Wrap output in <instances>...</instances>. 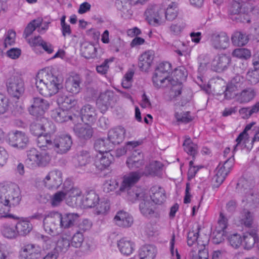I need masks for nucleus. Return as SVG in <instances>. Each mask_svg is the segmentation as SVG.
Segmentation results:
<instances>
[{"label": "nucleus", "instance_id": "33", "mask_svg": "<svg viewBox=\"0 0 259 259\" xmlns=\"http://www.w3.org/2000/svg\"><path fill=\"white\" fill-rule=\"evenodd\" d=\"M18 236H26L29 234L32 229V225L28 219L21 218L16 225Z\"/></svg>", "mask_w": 259, "mask_h": 259}, {"label": "nucleus", "instance_id": "35", "mask_svg": "<svg viewBox=\"0 0 259 259\" xmlns=\"http://www.w3.org/2000/svg\"><path fill=\"white\" fill-rule=\"evenodd\" d=\"M91 160L90 153L84 150L78 151L74 157L75 165L78 167L85 166L91 162Z\"/></svg>", "mask_w": 259, "mask_h": 259}, {"label": "nucleus", "instance_id": "57", "mask_svg": "<svg viewBox=\"0 0 259 259\" xmlns=\"http://www.w3.org/2000/svg\"><path fill=\"white\" fill-rule=\"evenodd\" d=\"M175 116L179 123H187L193 120L190 112L189 111L177 112L175 113Z\"/></svg>", "mask_w": 259, "mask_h": 259}, {"label": "nucleus", "instance_id": "62", "mask_svg": "<svg viewBox=\"0 0 259 259\" xmlns=\"http://www.w3.org/2000/svg\"><path fill=\"white\" fill-rule=\"evenodd\" d=\"M228 241L230 245L234 248H238L242 243V237L238 233L231 235L228 238Z\"/></svg>", "mask_w": 259, "mask_h": 259}, {"label": "nucleus", "instance_id": "46", "mask_svg": "<svg viewBox=\"0 0 259 259\" xmlns=\"http://www.w3.org/2000/svg\"><path fill=\"white\" fill-rule=\"evenodd\" d=\"M228 225V219L222 212H221L218 220V225L215 229V231L218 233L219 237H223L225 235L226 232V229Z\"/></svg>", "mask_w": 259, "mask_h": 259}, {"label": "nucleus", "instance_id": "8", "mask_svg": "<svg viewBox=\"0 0 259 259\" xmlns=\"http://www.w3.org/2000/svg\"><path fill=\"white\" fill-rule=\"evenodd\" d=\"M44 228L45 231L52 236L58 235L61 233L60 225V212H50L44 219Z\"/></svg>", "mask_w": 259, "mask_h": 259}, {"label": "nucleus", "instance_id": "48", "mask_svg": "<svg viewBox=\"0 0 259 259\" xmlns=\"http://www.w3.org/2000/svg\"><path fill=\"white\" fill-rule=\"evenodd\" d=\"M259 111V101L251 107H243L241 108L239 112L244 119L248 118L253 114L258 112Z\"/></svg>", "mask_w": 259, "mask_h": 259}, {"label": "nucleus", "instance_id": "5", "mask_svg": "<svg viewBox=\"0 0 259 259\" xmlns=\"http://www.w3.org/2000/svg\"><path fill=\"white\" fill-rule=\"evenodd\" d=\"M45 151H39L35 148H31L26 151V158L25 163L30 169L46 166L51 161L50 154Z\"/></svg>", "mask_w": 259, "mask_h": 259}, {"label": "nucleus", "instance_id": "9", "mask_svg": "<svg viewBox=\"0 0 259 259\" xmlns=\"http://www.w3.org/2000/svg\"><path fill=\"white\" fill-rule=\"evenodd\" d=\"M164 9L159 5H150L145 12L146 19L154 26L160 25L164 22Z\"/></svg>", "mask_w": 259, "mask_h": 259}, {"label": "nucleus", "instance_id": "7", "mask_svg": "<svg viewBox=\"0 0 259 259\" xmlns=\"http://www.w3.org/2000/svg\"><path fill=\"white\" fill-rule=\"evenodd\" d=\"M63 186L67 204L73 207L80 206L81 190L78 188L73 186L70 180H66L64 182Z\"/></svg>", "mask_w": 259, "mask_h": 259}, {"label": "nucleus", "instance_id": "22", "mask_svg": "<svg viewBox=\"0 0 259 259\" xmlns=\"http://www.w3.org/2000/svg\"><path fill=\"white\" fill-rule=\"evenodd\" d=\"M79 215L76 213H60V225L61 232L63 230L72 228L77 223Z\"/></svg>", "mask_w": 259, "mask_h": 259}, {"label": "nucleus", "instance_id": "3", "mask_svg": "<svg viewBox=\"0 0 259 259\" xmlns=\"http://www.w3.org/2000/svg\"><path fill=\"white\" fill-rule=\"evenodd\" d=\"M72 145L71 136L66 133H62L55 136L53 141L50 137H40L38 140V147L42 150L53 149L58 154L67 153Z\"/></svg>", "mask_w": 259, "mask_h": 259}, {"label": "nucleus", "instance_id": "14", "mask_svg": "<svg viewBox=\"0 0 259 259\" xmlns=\"http://www.w3.org/2000/svg\"><path fill=\"white\" fill-rule=\"evenodd\" d=\"M211 46L217 50H225L229 47L230 39L229 36L224 32L212 33L210 36Z\"/></svg>", "mask_w": 259, "mask_h": 259}, {"label": "nucleus", "instance_id": "27", "mask_svg": "<svg viewBox=\"0 0 259 259\" xmlns=\"http://www.w3.org/2000/svg\"><path fill=\"white\" fill-rule=\"evenodd\" d=\"M147 198L148 197L146 196L139 204L141 213L146 217H158L159 216L158 212L154 211L152 203Z\"/></svg>", "mask_w": 259, "mask_h": 259}, {"label": "nucleus", "instance_id": "30", "mask_svg": "<svg viewBox=\"0 0 259 259\" xmlns=\"http://www.w3.org/2000/svg\"><path fill=\"white\" fill-rule=\"evenodd\" d=\"M112 97L113 94L109 91L102 93L99 96L97 100L96 104L102 113H103L107 110L110 105V101Z\"/></svg>", "mask_w": 259, "mask_h": 259}, {"label": "nucleus", "instance_id": "56", "mask_svg": "<svg viewBox=\"0 0 259 259\" xmlns=\"http://www.w3.org/2000/svg\"><path fill=\"white\" fill-rule=\"evenodd\" d=\"M41 120L43 134L45 133L44 135L49 136V135L55 132V126L52 121L48 120V119L44 117H41Z\"/></svg>", "mask_w": 259, "mask_h": 259}, {"label": "nucleus", "instance_id": "52", "mask_svg": "<svg viewBox=\"0 0 259 259\" xmlns=\"http://www.w3.org/2000/svg\"><path fill=\"white\" fill-rule=\"evenodd\" d=\"M185 26V22L182 19H178L176 22L170 25L169 30L171 34L178 35L183 31Z\"/></svg>", "mask_w": 259, "mask_h": 259}, {"label": "nucleus", "instance_id": "34", "mask_svg": "<svg viewBox=\"0 0 259 259\" xmlns=\"http://www.w3.org/2000/svg\"><path fill=\"white\" fill-rule=\"evenodd\" d=\"M75 134L82 139H88L93 135V130L89 124L76 125L73 128Z\"/></svg>", "mask_w": 259, "mask_h": 259}, {"label": "nucleus", "instance_id": "55", "mask_svg": "<svg viewBox=\"0 0 259 259\" xmlns=\"http://www.w3.org/2000/svg\"><path fill=\"white\" fill-rule=\"evenodd\" d=\"M125 191L127 192V199L132 202L139 199H143L146 197L145 193L138 189H136V191H134L130 188L128 190H126Z\"/></svg>", "mask_w": 259, "mask_h": 259}, {"label": "nucleus", "instance_id": "21", "mask_svg": "<svg viewBox=\"0 0 259 259\" xmlns=\"http://www.w3.org/2000/svg\"><path fill=\"white\" fill-rule=\"evenodd\" d=\"M80 114L82 116V121L87 124L94 123L97 118V113L95 107L90 104H87L81 108Z\"/></svg>", "mask_w": 259, "mask_h": 259}, {"label": "nucleus", "instance_id": "54", "mask_svg": "<svg viewBox=\"0 0 259 259\" xmlns=\"http://www.w3.org/2000/svg\"><path fill=\"white\" fill-rule=\"evenodd\" d=\"M97 48L92 44H88L82 49V56L87 59H93L97 57Z\"/></svg>", "mask_w": 259, "mask_h": 259}, {"label": "nucleus", "instance_id": "4", "mask_svg": "<svg viewBox=\"0 0 259 259\" xmlns=\"http://www.w3.org/2000/svg\"><path fill=\"white\" fill-rule=\"evenodd\" d=\"M167 75L164 76L163 72L157 74V69H156L152 78L153 84L158 88L163 87L165 84L168 85L170 91L167 95V99L170 101L177 100L182 93L183 84L177 80L169 79Z\"/></svg>", "mask_w": 259, "mask_h": 259}, {"label": "nucleus", "instance_id": "37", "mask_svg": "<svg viewBox=\"0 0 259 259\" xmlns=\"http://www.w3.org/2000/svg\"><path fill=\"white\" fill-rule=\"evenodd\" d=\"M156 248L152 245H145L139 249V255L140 259H154L156 256Z\"/></svg>", "mask_w": 259, "mask_h": 259}, {"label": "nucleus", "instance_id": "59", "mask_svg": "<svg viewBox=\"0 0 259 259\" xmlns=\"http://www.w3.org/2000/svg\"><path fill=\"white\" fill-rule=\"evenodd\" d=\"M237 87L236 85L229 84L227 86L224 92V97L226 99L230 100L234 98L238 95L237 90Z\"/></svg>", "mask_w": 259, "mask_h": 259}, {"label": "nucleus", "instance_id": "40", "mask_svg": "<svg viewBox=\"0 0 259 259\" xmlns=\"http://www.w3.org/2000/svg\"><path fill=\"white\" fill-rule=\"evenodd\" d=\"M30 131L35 136L37 137V144L38 146V140L40 137H49V136L44 135L41 117L37 118L33 121L30 125Z\"/></svg>", "mask_w": 259, "mask_h": 259}, {"label": "nucleus", "instance_id": "63", "mask_svg": "<svg viewBox=\"0 0 259 259\" xmlns=\"http://www.w3.org/2000/svg\"><path fill=\"white\" fill-rule=\"evenodd\" d=\"M118 182L115 179L107 180L103 184V191L106 193L113 191L118 187Z\"/></svg>", "mask_w": 259, "mask_h": 259}, {"label": "nucleus", "instance_id": "42", "mask_svg": "<svg viewBox=\"0 0 259 259\" xmlns=\"http://www.w3.org/2000/svg\"><path fill=\"white\" fill-rule=\"evenodd\" d=\"M231 40L234 46H243L247 44L249 38L246 33L237 31L232 35Z\"/></svg>", "mask_w": 259, "mask_h": 259}, {"label": "nucleus", "instance_id": "24", "mask_svg": "<svg viewBox=\"0 0 259 259\" xmlns=\"http://www.w3.org/2000/svg\"><path fill=\"white\" fill-rule=\"evenodd\" d=\"M113 160V156L110 152L99 153L95 157L94 165L99 170H102L107 168Z\"/></svg>", "mask_w": 259, "mask_h": 259}, {"label": "nucleus", "instance_id": "51", "mask_svg": "<svg viewBox=\"0 0 259 259\" xmlns=\"http://www.w3.org/2000/svg\"><path fill=\"white\" fill-rule=\"evenodd\" d=\"M64 200L66 201V195L63 186L62 190L57 191L52 195L51 198V204L53 206H59Z\"/></svg>", "mask_w": 259, "mask_h": 259}, {"label": "nucleus", "instance_id": "19", "mask_svg": "<svg viewBox=\"0 0 259 259\" xmlns=\"http://www.w3.org/2000/svg\"><path fill=\"white\" fill-rule=\"evenodd\" d=\"M117 247L120 253L125 256H128L136 249L135 243L130 238L123 237L117 241Z\"/></svg>", "mask_w": 259, "mask_h": 259}, {"label": "nucleus", "instance_id": "43", "mask_svg": "<svg viewBox=\"0 0 259 259\" xmlns=\"http://www.w3.org/2000/svg\"><path fill=\"white\" fill-rule=\"evenodd\" d=\"M209 237L206 234L199 235L196 241L195 245L197 246L198 253L203 254V251H205L208 254V249L206 246L208 244Z\"/></svg>", "mask_w": 259, "mask_h": 259}, {"label": "nucleus", "instance_id": "23", "mask_svg": "<svg viewBox=\"0 0 259 259\" xmlns=\"http://www.w3.org/2000/svg\"><path fill=\"white\" fill-rule=\"evenodd\" d=\"M125 134V128L121 126H118L109 131L108 138L112 145H118L124 140Z\"/></svg>", "mask_w": 259, "mask_h": 259}, {"label": "nucleus", "instance_id": "20", "mask_svg": "<svg viewBox=\"0 0 259 259\" xmlns=\"http://www.w3.org/2000/svg\"><path fill=\"white\" fill-rule=\"evenodd\" d=\"M231 62V58L225 54H221L215 56L211 63L212 70L221 72L226 70Z\"/></svg>", "mask_w": 259, "mask_h": 259}, {"label": "nucleus", "instance_id": "28", "mask_svg": "<svg viewBox=\"0 0 259 259\" xmlns=\"http://www.w3.org/2000/svg\"><path fill=\"white\" fill-rule=\"evenodd\" d=\"M154 57L152 50L145 51L139 58L138 66L142 71H146L151 66Z\"/></svg>", "mask_w": 259, "mask_h": 259}, {"label": "nucleus", "instance_id": "2", "mask_svg": "<svg viewBox=\"0 0 259 259\" xmlns=\"http://www.w3.org/2000/svg\"><path fill=\"white\" fill-rule=\"evenodd\" d=\"M35 85L39 94L45 97L55 95L62 88L61 80L46 69L38 71L35 78Z\"/></svg>", "mask_w": 259, "mask_h": 259}, {"label": "nucleus", "instance_id": "31", "mask_svg": "<svg viewBox=\"0 0 259 259\" xmlns=\"http://www.w3.org/2000/svg\"><path fill=\"white\" fill-rule=\"evenodd\" d=\"M150 198L155 204H162L166 198L164 189L158 186H153L150 189Z\"/></svg>", "mask_w": 259, "mask_h": 259}, {"label": "nucleus", "instance_id": "36", "mask_svg": "<svg viewBox=\"0 0 259 259\" xmlns=\"http://www.w3.org/2000/svg\"><path fill=\"white\" fill-rule=\"evenodd\" d=\"M94 148L99 152V153H103L109 152L113 148V145L108 138H100L95 141Z\"/></svg>", "mask_w": 259, "mask_h": 259}, {"label": "nucleus", "instance_id": "50", "mask_svg": "<svg viewBox=\"0 0 259 259\" xmlns=\"http://www.w3.org/2000/svg\"><path fill=\"white\" fill-rule=\"evenodd\" d=\"M42 22V19L41 18H38L31 21L25 29L24 32L25 37L26 38L28 37L36 28L39 27Z\"/></svg>", "mask_w": 259, "mask_h": 259}, {"label": "nucleus", "instance_id": "44", "mask_svg": "<svg viewBox=\"0 0 259 259\" xmlns=\"http://www.w3.org/2000/svg\"><path fill=\"white\" fill-rule=\"evenodd\" d=\"M57 102L59 105L62 106L66 109L74 106L76 103L73 97H68L61 94L58 95Z\"/></svg>", "mask_w": 259, "mask_h": 259}, {"label": "nucleus", "instance_id": "64", "mask_svg": "<svg viewBox=\"0 0 259 259\" xmlns=\"http://www.w3.org/2000/svg\"><path fill=\"white\" fill-rule=\"evenodd\" d=\"M246 78L251 84H256L259 81V69L254 68L249 70L246 74Z\"/></svg>", "mask_w": 259, "mask_h": 259}, {"label": "nucleus", "instance_id": "6", "mask_svg": "<svg viewBox=\"0 0 259 259\" xmlns=\"http://www.w3.org/2000/svg\"><path fill=\"white\" fill-rule=\"evenodd\" d=\"M248 183L246 181L239 182L237 185V190L242 196V202H245L246 206L252 209L259 205V196L253 189L247 188Z\"/></svg>", "mask_w": 259, "mask_h": 259}, {"label": "nucleus", "instance_id": "26", "mask_svg": "<svg viewBox=\"0 0 259 259\" xmlns=\"http://www.w3.org/2000/svg\"><path fill=\"white\" fill-rule=\"evenodd\" d=\"M81 79L79 75L69 76L65 81V89L67 92L72 94H78L81 89Z\"/></svg>", "mask_w": 259, "mask_h": 259}, {"label": "nucleus", "instance_id": "58", "mask_svg": "<svg viewBox=\"0 0 259 259\" xmlns=\"http://www.w3.org/2000/svg\"><path fill=\"white\" fill-rule=\"evenodd\" d=\"M253 215L248 210L244 209L241 213L240 223L245 227H250L253 223Z\"/></svg>", "mask_w": 259, "mask_h": 259}, {"label": "nucleus", "instance_id": "12", "mask_svg": "<svg viewBox=\"0 0 259 259\" xmlns=\"http://www.w3.org/2000/svg\"><path fill=\"white\" fill-rule=\"evenodd\" d=\"M62 182V173L58 169L50 171L42 181L45 188L52 190L58 189Z\"/></svg>", "mask_w": 259, "mask_h": 259}, {"label": "nucleus", "instance_id": "61", "mask_svg": "<svg viewBox=\"0 0 259 259\" xmlns=\"http://www.w3.org/2000/svg\"><path fill=\"white\" fill-rule=\"evenodd\" d=\"M70 237H63L62 236L60 239H59L57 242L56 246L55 248H57L59 251H64L67 249L70 244Z\"/></svg>", "mask_w": 259, "mask_h": 259}, {"label": "nucleus", "instance_id": "53", "mask_svg": "<svg viewBox=\"0 0 259 259\" xmlns=\"http://www.w3.org/2000/svg\"><path fill=\"white\" fill-rule=\"evenodd\" d=\"M184 149L189 155L194 157L197 153V145L193 143L190 138H186L183 145Z\"/></svg>", "mask_w": 259, "mask_h": 259}, {"label": "nucleus", "instance_id": "18", "mask_svg": "<svg viewBox=\"0 0 259 259\" xmlns=\"http://www.w3.org/2000/svg\"><path fill=\"white\" fill-rule=\"evenodd\" d=\"M40 247L33 244L25 245L20 251V259H37L40 256Z\"/></svg>", "mask_w": 259, "mask_h": 259}, {"label": "nucleus", "instance_id": "10", "mask_svg": "<svg viewBox=\"0 0 259 259\" xmlns=\"http://www.w3.org/2000/svg\"><path fill=\"white\" fill-rule=\"evenodd\" d=\"M234 162V159L230 157L225 161L223 165L220 164L215 169V175L212 178L213 187L218 188L226 179L230 172Z\"/></svg>", "mask_w": 259, "mask_h": 259}, {"label": "nucleus", "instance_id": "39", "mask_svg": "<svg viewBox=\"0 0 259 259\" xmlns=\"http://www.w3.org/2000/svg\"><path fill=\"white\" fill-rule=\"evenodd\" d=\"M51 116L53 119L59 123L66 122L70 118L68 111L60 108L52 110Z\"/></svg>", "mask_w": 259, "mask_h": 259}, {"label": "nucleus", "instance_id": "25", "mask_svg": "<svg viewBox=\"0 0 259 259\" xmlns=\"http://www.w3.org/2000/svg\"><path fill=\"white\" fill-rule=\"evenodd\" d=\"M114 220L118 226L123 228L130 227L134 222L133 217L123 210L118 211L114 217Z\"/></svg>", "mask_w": 259, "mask_h": 259}, {"label": "nucleus", "instance_id": "29", "mask_svg": "<svg viewBox=\"0 0 259 259\" xmlns=\"http://www.w3.org/2000/svg\"><path fill=\"white\" fill-rule=\"evenodd\" d=\"M163 164L158 161H152L147 165L142 172L146 176H160L161 175Z\"/></svg>", "mask_w": 259, "mask_h": 259}, {"label": "nucleus", "instance_id": "11", "mask_svg": "<svg viewBox=\"0 0 259 259\" xmlns=\"http://www.w3.org/2000/svg\"><path fill=\"white\" fill-rule=\"evenodd\" d=\"M7 87L8 93L17 99L23 95L25 90L24 82L18 75L12 76L8 79Z\"/></svg>", "mask_w": 259, "mask_h": 259}, {"label": "nucleus", "instance_id": "16", "mask_svg": "<svg viewBox=\"0 0 259 259\" xmlns=\"http://www.w3.org/2000/svg\"><path fill=\"white\" fill-rule=\"evenodd\" d=\"M141 176V174L139 171H133L124 175L119 189L116 191L117 194L120 195L121 193L125 192L126 190L131 188L139 181Z\"/></svg>", "mask_w": 259, "mask_h": 259}, {"label": "nucleus", "instance_id": "32", "mask_svg": "<svg viewBox=\"0 0 259 259\" xmlns=\"http://www.w3.org/2000/svg\"><path fill=\"white\" fill-rule=\"evenodd\" d=\"M99 198L98 195L94 191H90L86 193L80 199V206L85 208H91L95 206L99 202Z\"/></svg>", "mask_w": 259, "mask_h": 259}, {"label": "nucleus", "instance_id": "41", "mask_svg": "<svg viewBox=\"0 0 259 259\" xmlns=\"http://www.w3.org/2000/svg\"><path fill=\"white\" fill-rule=\"evenodd\" d=\"M255 96L254 89L249 88L242 90L237 96V101L240 103H247L251 101Z\"/></svg>", "mask_w": 259, "mask_h": 259}, {"label": "nucleus", "instance_id": "17", "mask_svg": "<svg viewBox=\"0 0 259 259\" xmlns=\"http://www.w3.org/2000/svg\"><path fill=\"white\" fill-rule=\"evenodd\" d=\"M145 163L143 153L140 149L133 151L131 155L128 156L126 161L127 166L131 169H135L141 167Z\"/></svg>", "mask_w": 259, "mask_h": 259}, {"label": "nucleus", "instance_id": "47", "mask_svg": "<svg viewBox=\"0 0 259 259\" xmlns=\"http://www.w3.org/2000/svg\"><path fill=\"white\" fill-rule=\"evenodd\" d=\"M199 226L196 225L193 226L191 230L189 231L187 234V244L189 246H192L196 244V241L199 235Z\"/></svg>", "mask_w": 259, "mask_h": 259}, {"label": "nucleus", "instance_id": "15", "mask_svg": "<svg viewBox=\"0 0 259 259\" xmlns=\"http://www.w3.org/2000/svg\"><path fill=\"white\" fill-rule=\"evenodd\" d=\"M50 104L48 101L39 97L33 98L32 104L28 111L30 114L36 116H41L49 109Z\"/></svg>", "mask_w": 259, "mask_h": 259}, {"label": "nucleus", "instance_id": "60", "mask_svg": "<svg viewBox=\"0 0 259 259\" xmlns=\"http://www.w3.org/2000/svg\"><path fill=\"white\" fill-rule=\"evenodd\" d=\"M114 58L105 59L101 65L96 66V70L97 72L102 75L106 74L109 68L108 64L112 62Z\"/></svg>", "mask_w": 259, "mask_h": 259}, {"label": "nucleus", "instance_id": "1", "mask_svg": "<svg viewBox=\"0 0 259 259\" xmlns=\"http://www.w3.org/2000/svg\"><path fill=\"white\" fill-rule=\"evenodd\" d=\"M21 200V191L17 184L12 182L1 184L0 214L2 217H12L8 214L11 208L18 205Z\"/></svg>", "mask_w": 259, "mask_h": 259}, {"label": "nucleus", "instance_id": "49", "mask_svg": "<svg viewBox=\"0 0 259 259\" xmlns=\"http://www.w3.org/2000/svg\"><path fill=\"white\" fill-rule=\"evenodd\" d=\"M3 235L8 239H15L18 236L16 226L15 227L5 225L2 229Z\"/></svg>", "mask_w": 259, "mask_h": 259}, {"label": "nucleus", "instance_id": "38", "mask_svg": "<svg viewBox=\"0 0 259 259\" xmlns=\"http://www.w3.org/2000/svg\"><path fill=\"white\" fill-rule=\"evenodd\" d=\"M258 241L257 235L255 231L252 230L244 233L243 235L244 247L246 249L252 248Z\"/></svg>", "mask_w": 259, "mask_h": 259}, {"label": "nucleus", "instance_id": "45", "mask_svg": "<svg viewBox=\"0 0 259 259\" xmlns=\"http://www.w3.org/2000/svg\"><path fill=\"white\" fill-rule=\"evenodd\" d=\"M178 8L176 3L172 2L169 4L166 9H164V21H172L175 19L178 15Z\"/></svg>", "mask_w": 259, "mask_h": 259}, {"label": "nucleus", "instance_id": "13", "mask_svg": "<svg viewBox=\"0 0 259 259\" xmlns=\"http://www.w3.org/2000/svg\"><path fill=\"white\" fill-rule=\"evenodd\" d=\"M7 142L10 146L14 148L23 149L27 147L29 139L25 133L16 131L9 133Z\"/></svg>", "mask_w": 259, "mask_h": 259}]
</instances>
